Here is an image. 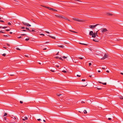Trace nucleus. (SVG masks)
Instances as JSON below:
<instances>
[{"instance_id": "nucleus-21", "label": "nucleus", "mask_w": 123, "mask_h": 123, "mask_svg": "<svg viewBox=\"0 0 123 123\" xmlns=\"http://www.w3.org/2000/svg\"><path fill=\"white\" fill-rule=\"evenodd\" d=\"M69 31H71V32H74V33H76L74 31H73L72 30H69Z\"/></svg>"}, {"instance_id": "nucleus-14", "label": "nucleus", "mask_w": 123, "mask_h": 123, "mask_svg": "<svg viewBox=\"0 0 123 123\" xmlns=\"http://www.w3.org/2000/svg\"><path fill=\"white\" fill-rule=\"evenodd\" d=\"M79 43L81 44H82V45H87V44H85V43Z\"/></svg>"}, {"instance_id": "nucleus-48", "label": "nucleus", "mask_w": 123, "mask_h": 123, "mask_svg": "<svg viewBox=\"0 0 123 123\" xmlns=\"http://www.w3.org/2000/svg\"><path fill=\"white\" fill-rule=\"evenodd\" d=\"M85 79H82V81H85Z\"/></svg>"}, {"instance_id": "nucleus-36", "label": "nucleus", "mask_w": 123, "mask_h": 123, "mask_svg": "<svg viewBox=\"0 0 123 123\" xmlns=\"http://www.w3.org/2000/svg\"><path fill=\"white\" fill-rule=\"evenodd\" d=\"M45 32L48 34H49V33H50L49 32L47 31H45Z\"/></svg>"}, {"instance_id": "nucleus-26", "label": "nucleus", "mask_w": 123, "mask_h": 123, "mask_svg": "<svg viewBox=\"0 0 123 123\" xmlns=\"http://www.w3.org/2000/svg\"><path fill=\"white\" fill-rule=\"evenodd\" d=\"M16 49L18 50H20V49H19L18 48H16Z\"/></svg>"}, {"instance_id": "nucleus-47", "label": "nucleus", "mask_w": 123, "mask_h": 123, "mask_svg": "<svg viewBox=\"0 0 123 123\" xmlns=\"http://www.w3.org/2000/svg\"><path fill=\"white\" fill-rule=\"evenodd\" d=\"M77 77H80V75H79L78 74L77 75Z\"/></svg>"}, {"instance_id": "nucleus-8", "label": "nucleus", "mask_w": 123, "mask_h": 123, "mask_svg": "<svg viewBox=\"0 0 123 123\" xmlns=\"http://www.w3.org/2000/svg\"><path fill=\"white\" fill-rule=\"evenodd\" d=\"M21 29H26L28 31H31V30H30V29L28 28H25L24 27H22L21 28Z\"/></svg>"}, {"instance_id": "nucleus-19", "label": "nucleus", "mask_w": 123, "mask_h": 123, "mask_svg": "<svg viewBox=\"0 0 123 123\" xmlns=\"http://www.w3.org/2000/svg\"><path fill=\"white\" fill-rule=\"evenodd\" d=\"M24 30H21V31H27L25 30V29H24Z\"/></svg>"}, {"instance_id": "nucleus-43", "label": "nucleus", "mask_w": 123, "mask_h": 123, "mask_svg": "<svg viewBox=\"0 0 123 123\" xmlns=\"http://www.w3.org/2000/svg\"><path fill=\"white\" fill-rule=\"evenodd\" d=\"M6 31H9L10 30V29H6Z\"/></svg>"}, {"instance_id": "nucleus-10", "label": "nucleus", "mask_w": 123, "mask_h": 123, "mask_svg": "<svg viewBox=\"0 0 123 123\" xmlns=\"http://www.w3.org/2000/svg\"><path fill=\"white\" fill-rule=\"evenodd\" d=\"M62 18L64 19H65V20H68V21H69V20L67 18L65 17H62Z\"/></svg>"}, {"instance_id": "nucleus-2", "label": "nucleus", "mask_w": 123, "mask_h": 123, "mask_svg": "<svg viewBox=\"0 0 123 123\" xmlns=\"http://www.w3.org/2000/svg\"><path fill=\"white\" fill-rule=\"evenodd\" d=\"M104 55V56L103 57L101 58V57H100V59L102 60H104L105 59L107 58V54H103V55H102V56H103Z\"/></svg>"}, {"instance_id": "nucleus-34", "label": "nucleus", "mask_w": 123, "mask_h": 123, "mask_svg": "<svg viewBox=\"0 0 123 123\" xmlns=\"http://www.w3.org/2000/svg\"><path fill=\"white\" fill-rule=\"evenodd\" d=\"M59 58L60 59H61V60H63V59H62V58L61 57H59Z\"/></svg>"}, {"instance_id": "nucleus-32", "label": "nucleus", "mask_w": 123, "mask_h": 123, "mask_svg": "<svg viewBox=\"0 0 123 123\" xmlns=\"http://www.w3.org/2000/svg\"><path fill=\"white\" fill-rule=\"evenodd\" d=\"M0 22L2 23L4 22V21L2 20H0Z\"/></svg>"}, {"instance_id": "nucleus-28", "label": "nucleus", "mask_w": 123, "mask_h": 123, "mask_svg": "<svg viewBox=\"0 0 123 123\" xmlns=\"http://www.w3.org/2000/svg\"><path fill=\"white\" fill-rule=\"evenodd\" d=\"M8 36H9V35H4L3 36L4 37H8Z\"/></svg>"}, {"instance_id": "nucleus-25", "label": "nucleus", "mask_w": 123, "mask_h": 123, "mask_svg": "<svg viewBox=\"0 0 123 123\" xmlns=\"http://www.w3.org/2000/svg\"><path fill=\"white\" fill-rule=\"evenodd\" d=\"M62 72L64 73H66V71L65 70H63L62 71Z\"/></svg>"}, {"instance_id": "nucleus-17", "label": "nucleus", "mask_w": 123, "mask_h": 123, "mask_svg": "<svg viewBox=\"0 0 123 123\" xmlns=\"http://www.w3.org/2000/svg\"><path fill=\"white\" fill-rule=\"evenodd\" d=\"M83 112H84V113L85 114H86L87 113V112L86 111V110H84Z\"/></svg>"}, {"instance_id": "nucleus-40", "label": "nucleus", "mask_w": 123, "mask_h": 123, "mask_svg": "<svg viewBox=\"0 0 123 123\" xmlns=\"http://www.w3.org/2000/svg\"><path fill=\"white\" fill-rule=\"evenodd\" d=\"M4 119L5 120H6V117H4Z\"/></svg>"}, {"instance_id": "nucleus-1", "label": "nucleus", "mask_w": 123, "mask_h": 123, "mask_svg": "<svg viewBox=\"0 0 123 123\" xmlns=\"http://www.w3.org/2000/svg\"><path fill=\"white\" fill-rule=\"evenodd\" d=\"M89 35L90 36H92V37L93 38L95 37L96 36L95 32L94 33L93 31H90Z\"/></svg>"}, {"instance_id": "nucleus-6", "label": "nucleus", "mask_w": 123, "mask_h": 123, "mask_svg": "<svg viewBox=\"0 0 123 123\" xmlns=\"http://www.w3.org/2000/svg\"><path fill=\"white\" fill-rule=\"evenodd\" d=\"M22 23H23V25H26V26H31V25L28 23H25L24 22H22Z\"/></svg>"}, {"instance_id": "nucleus-23", "label": "nucleus", "mask_w": 123, "mask_h": 123, "mask_svg": "<svg viewBox=\"0 0 123 123\" xmlns=\"http://www.w3.org/2000/svg\"><path fill=\"white\" fill-rule=\"evenodd\" d=\"M23 35V36H26V35H26V34H21L20 35Z\"/></svg>"}, {"instance_id": "nucleus-15", "label": "nucleus", "mask_w": 123, "mask_h": 123, "mask_svg": "<svg viewBox=\"0 0 123 123\" xmlns=\"http://www.w3.org/2000/svg\"><path fill=\"white\" fill-rule=\"evenodd\" d=\"M119 98L121 99H123V97L122 96H120L119 97Z\"/></svg>"}, {"instance_id": "nucleus-22", "label": "nucleus", "mask_w": 123, "mask_h": 123, "mask_svg": "<svg viewBox=\"0 0 123 123\" xmlns=\"http://www.w3.org/2000/svg\"><path fill=\"white\" fill-rule=\"evenodd\" d=\"M98 31H97L95 33V35H96L97 36H98V34H97V33H98Z\"/></svg>"}, {"instance_id": "nucleus-62", "label": "nucleus", "mask_w": 123, "mask_h": 123, "mask_svg": "<svg viewBox=\"0 0 123 123\" xmlns=\"http://www.w3.org/2000/svg\"><path fill=\"white\" fill-rule=\"evenodd\" d=\"M22 120L23 121H25V119H23Z\"/></svg>"}, {"instance_id": "nucleus-30", "label": "nucleus", "mask_w": 123, "mask_h": 123, "mask_svg": "<svg viewBox=\"0 0 123 123\" xmlns=\"http://www.w3.org/2000/svg\"><path fill=\"white\" fill-rule=\"evenodd\" d=\"M7 26H6V27H2V28L3 29H5L6 28H7Z\"/></svg>"}, {"instance_id": "nucleus-20", "label": "nucleus", "mask_w": 123, "mask_h": 123, "mask_svg": "<svg viewBox=\"0 0 123 123\" xmlns=\"http://www.w3.org/2000/svg\"><path fill=\"white\" fill-rule=\"evenodd\" d=\"M113 65L114 67H116L117 66V65L116 64H113Z\"/></svg>"}, {"instance_id": "nucleus-55", "label": "nucleus", "mask_w": 123, "mask_h": 123, "mask_svg": "<svg viewBox=\"0 0 123 123\" xmlns=\"http://www.w3.org/2000/svg\"><path fill=\"white\" fill-rule=\"evenodd\" d=\"M7 45L8 46H10V45L8 43H6Z\"/></svg>"}, {"instance_id": "nucleus-39", "label": "nucleus", "mask_w": 123, "mask_h": 123, "mask_svg": "<svg viewBox=\"0 0 123 123\" xmlns=\"http://www.w3.org/2000/svg\"><path fill=\"white\" fill-rule=\"evenodd\" d=\"M22 37H21V36H20V37H18V38L19 39V38H21Z\"/></svg>"}, {"instance_id": "nucleus-9", "label": "nucleus", "mask_w": 123, "mask_h": 123, "mask_svg": "<svg viewBox=\"0 0 123 123\" xmlns=\"http://www.w3.org/2000/svg\"><path fill=\"white\" fill-rule=\"evenodd\" d=\"M55 16L56 17L59 18H62V16L60 15H55Z\"/></svg>"}, {"instance_id": "nucleus-56", "label": "nucleus", "mask_w": 123, "mask_h": 123, "mask_svg": "<svg viewBox=\"0 0 123 123\" xmlns=\"http://www.w3.org/2000/svg\"><path fill=\"white\" fill-rule=\"evenodd\" d=\"M55 66L57 68H58L59 67V66L58 65H56Z\"/></svg>"}, {"instance_id": "nucleus-49", "label": "nucleus", "mask_w": 123, "mask_h": 123, "mask_svg": "<svg viewBox=\"0 0 123 123\" xmlns=\"http://www.w3.org/2000/svg\"><path fill=\"white\" fill-rule=\"evenodd\" d=\"M79 58L80 59H83V58L82 57H79Z\"/></svg>"}, {"instance_id": "nucleus-45", "label": "nucleus", "mask_w": 123, "mask_h": 123, "mask_svg": "<svg viewBox=\"0 0 123 123\" xmlns=\"http://www.w3.org/2000/svg\"><path fill=\"white\" fill-rule=\"evenodd\" d=\"M55 58H59V56H56L55 57Z\"/></svg>"}, {"instance_id": "nucleus-53", "label": "nucleus", "mask_w": 123, "mask_h": 123, "mask_svg": "<svg viewBox=\"0 0 123 123\" xmlns=\"http://www.w3.org/2000/svg\"><path fill=\"white\" fill-rule=\"evenodd\" d=\"M40 35H43V36H44L45 35L44 34H40Z\"/></svg>"}, {"instance_id": "nucleus-7", "label": "nucleus", "mask_w": 123, "mask_h": 123, "mask_svg": "<svg viewBox=\"0 0 123 123\" xmlns=\"http://www.w3.org/2000/svg\"><path fill=\"white\" fill-rule=\"evenodd\" d=\"M101 31L102 33H104L106 31H107V30L106 28H103L101 29Z\"/></svg>"}, {"instance_id": "nucleus-33", "label": "nucleus", "mask_w": 123, "mask_h": 123, "mask_svg": "<svg viewBox=\"0 0 123 123\" xmlns=\"http://www.w3.org/2000/svg\"><path fill=\"white\" fill-rule=\"evenodd\" d=\"M108 119L109 120H111V118H108Z\"/></svg>"}, {"instance_id": "nucleus-60", "label": "nucleus", "mask_w": 123, "mask_h": 123, "mask_svg": "<svg viewBox=\"0 0 123 123\" xmlns=\"http://www.w3.org/2000/svg\"><path fill=\"white\" fill-rule=\"evenodd\" d=\"M10 34H12V32H10Z\"/></svg>"}, {"instance_id": "nucleus-58", "label": "nucleus", "mask_w": 123, "mask_h": 123, "mask_svg": "<svg viewBox=\"0 0 123 123\" xmlns=\"http://www.w3.org/2000/svg\"><path fill=\"white\" fill-rule=\"evenodd\" d=\"M97 89L98 90H100V88H97Z\"/></svg>"}, {"instance_id": "nucleus-5", "label": "nucleus", "mask_w": 123, "mask_h": 123, "mask_svg": "<svg viewBox=\"0 0 123 123\" xmlns=\"http://www.w3.org/2000/svg\"><path fill=\"white\" fill-rule=\"evenodd\" d=\"M99 24H97L94 25H90L89 27L92 29H94L97 26L99 25Z\"/></svg>"}, {"instance_id": "nucleus-3", "label": "nucleus", "mask_w": 123, "mask_h": 123, "mask_svg": "<svg viewBox=\"0 0 123 123\" xmlns=\"http://www.w3.org/2000/svg\"><path fill=\"white\" fill-rule=\"evenodd\" d=\"M44 7H45L46 8H47L48 9H49L50 10H52L53 11H57L55 9H54L53 8H51L50 7H47V6H43Z\"/></svg>"}, {"instance_id": "nucleus-52", "label": "nucleus", "mask_w": 123, "mask_h": 123, "mask_svg": "<svg viewBox=\"0 0 123 123\" xmlns=\"http://www.w3.org/2000/svg\"><path fill=\"white\" fill-rule=\"evenodd\" d=\"M59 52H58L56 54V55H57L58 54H59Z\"/></svg>"}, {"instance_id": "nucleus-54", "label": "nucleus", "mask_w": 123, "mask_h": 123, "mask_svg": "<svg viewBox=\"0 0 123 123\" xmlns=\"http://www.w3.org/2000/svg\"><path fill=\"white\" fill-rule=\"evenodd\" d=\"M105 68H104V67H103L102 68V69H105Z\"/></svg>"}, {"instance_id": "nucleus-13", "label": "nucleus", "mask_w": 123, "mask_h": 123, "mask_svg": "<svg viewBox=\"0 0 123 123\" xmlns=\"http://www.w3.org/2000/svg\"><path fill=\"white\" fill-rule=\"evenodd\" d=\"M102 84L103 85H106V83H102L100 82V84Z\"/></svg>"}, {"instance_id": "nucleus-44", "label": "nucleus", "mask_w": 123, "mask_h": 123, "mask_svg": "<svg viewBox=\"0 0 123 123\" xmlns=\"http://www.w3.org/2000/svg\"><path fill=\"white\" fill-rule=\"evenodd\" d=\"M31 32H34L35 31L33 30H31Z\"/></svg>"}, {"instance_id": "nucleus-37", "label": "nucleus", "mask_w": 123, "mask_h": 123, "mask_svg": "<svg viewBox=\"0 0 123 123\" xmlns=\"http://www.w3.org/2000/svg\"><path fill=\"white\" fill-rule=\"evenodd\" d=\"M63 58H67V57H66L65 56H63Z\"/></svg>"}, {"instance_id": "nucleus-63", "label": "nucleus", "mask_w": 123, "mask_h": 123, "mask_svg": "<svg viewBox=\"0 0 123 123\" xmlns=\"http://www.w3.org/2000/svg\"><path fill=\"white\" fill-rule=\"evenodd\" d=\"M43 121L44 122H46L45 120H43Z\"/></svg>"}, {"instance_id": "nucleus-35", "label": "nucleus", "mask_w": 123, "mask_h": 123, "mask_svg": "<svg viewBox=\"0 0 123 123\" xmlns=\"http://www.w3.org/2000/svg\"><path fill=\"white\" fill-rule=\"evenodd\" d=\"M91 64H92L91 63H89V66H91Z\"/></svg>"}, {"instance_id": "nucleus-50", "label": "nucleus", "mask_w": 123, "mask_h": 123, "mask_svg": "<svg viewBox=\"0 0 123 123\" xmlns=\"http://www.w3.org/2000/svg\"><path fill=\"white\" fill-rule=\"evenodd\" d=\"M93 41H94L96 42H98L97 41H95V40L94 39H93Z\"/></svg>"}, {"instance_id": "nucleus-42", "label": "nucleus", "mask_w": 123, "mask_h": 123, "mask_svg": "<svg viewBox=\"0 0 123 123\" xmlns=\"http://www.w3.org/2000/svg\"><path fill=\"white\" fill-rule=\"evenodd\" d=\"M20 102L21 104H22L23 103V102L21 101H20Z\"/></svg>"}, {"instance_id": "nucleus-18", "label": "nucleus", "mask_w": 123, "mask_h": 123, "mask_svg": "<svg viewBox=\"0 0 123 123\" xmlns=\"http://www.w3.org/2000/svg\"><path fill=\"white\" fill-rule=\"evenodd\" d=\"M7 115V114L6 113H4V115L3 116V117H5V116H6Z\"/></svg>"}, {"instance_id": "nucleus-27", "label": "nucleus", "mask_w": 123, "mask_h": 123, "mask_svg": "<svg viewBox=\"0 0 123 123\" xmlns=\"http://www.w3.org/2000/svg\"><path fill=\"white\" fill-rule=\"evenodd\" d=\"M50 71H51L52 72H54L55 71H54V70H50Z\"/></svg>"}, {"instance_id": "nucleus-12", "label": "nucleus", "mask_w": 123, "mask_h": 123, "mask_svg": "<svg viewBox=\"0 0 123 123\" xmlns=\"http://www.w3.org/2000/svg\"><path fill=\"white\" fill-rule=\"evenodd\" d=\"M48 36H49V37H51V38H53L54 39H55V37H52V36H49V35H48Z\"/></svg>"}, {"instance_id": "nucleus-64", "label": "nucleus", "mask_w": 123, "mask_h": 123, "mask_svg": "<svg viewBox=\"0 0 123 123\" xmlns=\"http://www.w3.org/2000/svg\"><path fill=\"white\" fill-rule=\"evenodd\" d=\"M98 72H100V70H98Z\"/></svg>"}, {"instance_id": "nucleus-59", "label": "nucleus", "mask_w": 123, "mask_h": 123, "mask_svg": "<svg viewBox=\"0 0 123 123\" xmlns=\"http://www.w3.org/2000/svg\"><path fill=\"white\" fill-rule=\"evenodd\" d=\"M106 72H107V73H109V71H108V70H107Z\"/></svg>"}, {"instance_id": "nucleus-61", "label": "nucleus", "mask_w": 123, "mask_h": 123, "mask_svg": "<svg viewBox=\"0 0 123 123\" xmlns=\"http://www.w3.org/2000/svg\"><path fill=\"white\" fill-rule=\"evenodd\" d=\"M120 74H122V75H123V73H120Z\"/></svg>"}, {"instance_id": "nucleus-24", "label": "nucleus", "mask_w": 123, "mask_h": 123, "mask_svg": "<svg viewBox=\"0 0 123 123\" xmlns=\"http://www.w3.org/2000/svg\"><path fill=\"white\" fill-rule=\"evenodd\" d=\"M29 39V38H26L25 40L26 41H28Z\"/></svg>"}, {"instance_id": "nucleus-16", "label": "nucleus", "mask_w": 123, "mask_h": 123, "mask_svg": "<svg viewBox=\"0 0 123 123\" xmlns=\"http://www.w3.org/2000/svg\"><path fill=\"white\" fill-rule=\"evenodd\" d=\"M58 47H60L61 48H63L64 47V46L63 45H60V46L58 45Z\"/></svg>"}, {"instance_id": "nucleus-41", "label": "nucleus", "mask_w": 123, "mask_h": 123, "mask_svg": "<svg viewBox=\"0 0 123 123\" xmlns=\"http://www.w3.org/2000/svg\"><path fill=\"white\" fill-rule=\"evenodd\" d=\"M61 95V94H59L57 95V96H60Z\"/></svg>"}, {"instance_id": "nucleus-4", "label": "nucleus", "mask_w": 123, "mask_h": 123, "mask_svg": "<svg viewBox=\"0 0 123 123\" xmlns=\"http://www.w3.org/2000/svg\"><path fill=\"white\" fill-rule=\"evenodd\" d=\"M73 19L75 21H77L79 22H83V20H80L78 19V18H73Z\"/></svg>"}, {"instance_id": "nucleus-29", "label": "nucleus", "mask_w": 123, "mask_h": 123, "mask_svg": "<svg viewBox=\"0 0 123 123\" xmlns=\"http://www.w3.org/2000/svg\"><path fill=\"white\" fill-rule=\"evenodd\" d=\"M6 54H2V55L4 56H5L6 55Z\"/></svg>"}, {"instance_id": "nucleus-38", "label": "nucleus", "mask_w": 123, "mask_h": 123, "mask_svg": "<svg viewBox=\"0 0 123 123\" xmlns=\"http://www.w3.org/2000/svg\"><path fill=\"white\" fill-rule=\"evenodd\" d=\"M25 119L27 120L28 119V118L27 117H25Z\"/></svg>"}, {"instance_id": "nucleus-31", "label": "nucleus", "mask_w": 123, "mask_h": 123, "mask_svg": "<svg viewBox=\"0 0 123 123\" xmlns=\"http://www.w3.org/2000/svg\"><path fill=\"white\" fill-rule=\"evenodd\" d=\"M8 25H11V24L10 22H9L8 23Z\"/></svg>"}, {"instance_id": "nucleus-51", "label": "nucleus", "mask_w": 123, "mask_h": 123, "mask_svg": "<svg viewBox=\"0 0 123 123\" xmlns=\"http://www.w3.org/2000/svg\"><path fill=\"white\" fill-rule=\"evenodd\" d=\"M37 120L38 121H40L41 120V119H37Z\"/></svg>"}, {"instance_id": "nucleus-57", "label": "nucleus", "mask_w": 123, "mask_h": 123, "mask_svg": "<svg viewBox=\"0 0 123 123\" xmlns=\"http://www.w3.org/2000/svg\"><path fill=\"white\" fill-rule=\"evenodd\" d=\"M46 48H44L43 49V50H46Z\"/></svg>"}, {"instance_id": "nucleus-11", "label": "nucleus", "mask_w": 123, "mask_h": 123, "mask_svg": "<svg viewBox=\"0 0 123 123\" xmlns=\"http://www.w3.org/2000/svg\"><path fill=\"white\" fill-rule=\"evenodd\" d=\"M107 15L109 16H112L113 15L112 13H107Z\"/></svg>"}, {"instance_id": "nucleus-46", "label": "nucleus", "mask_w": 123, "mask_h": 123, "mask_svg": "<svg viewBox=\"0 0 123 123\" xmlns=\"http://www.w3.org/2000/svg\"><path fill=\"white\" fill-rule=\"evenodd\" d=\"M81 103H85V102H84V101H82Z\"/></svg>"}]
</instances>
